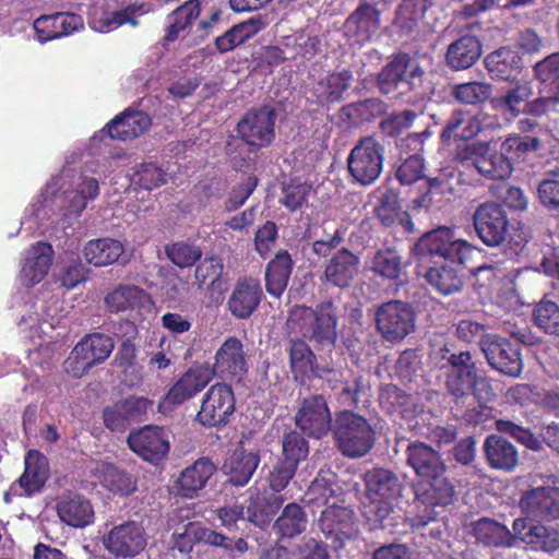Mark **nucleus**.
<instances>
[{"label":"nucleus","mask_w":559,"mask_h":559,"mask_svg":"<svg viewBox=\"0 0 559 559\" xmlns=\"http://www.w3.org/2000/svg\"><path fill=\"white\" fill-rule=\"evenodd\" d=\"M341 310L333 299L318 302L313 308L294 306L288 313L287 328L301 333L317 350L332 352L338 338Z\"/></svg>","instance_id":"f257e3e1"},{"label":"nucleus","mask_w":559,"mask_h":559,"mask_svg":"<svg viewBox=\"0 0 559 559\" xmlns=\"http://www.w3.org/2000/svg\"><path fill=\"white\" fill-rule=\"evenodd\" d=\"M365 499L362 514L374 526L383 525L396 512L399 500L403 497L405 485L393 471L374 467L364 476Z\"/></svg>","instance_id":"f03ea898"},{"label":"nucleus","mask_w":559,"mask_h":559,"mask_svg":"<svg viewBox=\"0 0 559 559\" xmlns=\"http://www.w3.org/2000/svg\"><path fill=\"white\" fill-rule=\"evenodd\" d=\"M440 369L444 372L448 393L456 401L473 395L480 400L487 380L479 374L476 361L469 350H454L449 345L440 348Z\"/></svg>","instance_id":"7ed1b4c3"},{"label":"nucleus","mask_w":559,"mask_h":559,"mask_svg":"<svg viewBox=\"0 0 559 559\" xmlns=\"http://www.w3.org/2000/svg\"><path fill=\"white\" fill-rule=\"evenodd\" d=\"M474 250L472 245L456 238L453 230L445 226L425 233L412 247L418 264L442 260L465 265L469 271Z\"/></svg>","instance_id":"20e7f679"},{"label":"nucleus","mask_w":559,"mask_h":559,"mask_svg":"<svg viewBox=\"0 0 559 559\" xmlns=\"http://www.w3.org/2000/svg\"><path fill=\"white\" fill-rule=\"evenodd\" d=\"M425 74L415 58L408 52L399 51L374 75V86L381 95L403 97L423 87Z\"/></svg>","instance_id":"39448f33"},{"label":"nucleus","mask_w":559,"mask_h":559,"mask_svg":"<svg viewBox=\"0 0 559 559\" xmlns=\"http://www.w3.org/2000/svg\"><path fill=\"white\" fill-rule=\"evenodd\" d=\"M335 447L346 457L360 459L374 445L376 432L361 415L343 409L335 413L331 430Z\"/></svg>","instance_id":"423d86ee"},{"label":"nucleus","mask_w":559,"mask_h":559,"mask_svg":"<svg viewBox=\"0 0 559 559\" xmlns=\"http://www.w3.org/2000/svg\"><path fill=\"white\" fill-rule=\"evenodd\" d=\"M316 523L338 557L347 545L356 542L359 537L360 532L355 511L346 506L337 503L326 506Z\"/></svg>","instance_id":"0eeeda50"},{"label":"nucleus","mask_w":559,"mask_h":559,"mask_svg":"<svg viewBox=\"0 0 559 559\" xmlns=\"http://www.w3.org/2000/svg\"><path fill=\"white\" fill-rule=\"evenodd\" d=\"M384 146L374 135L360 138L352 148L347 167L355 182L372 185L383 170Z\"/></svg>","instance_id":"6e6552de"},{"label":"nucleus","mask_w":559,"mask_h":559,"mask_svg":"<svg viewBox=\"0 0 559 559\" xmlns=\"http://www.w3.org/2000/svg\"><path fill=\"white\" fill-rule=\"evenodd\" d=\"M416 313L406 301L392 299L376 307V329L390 343H399L415 331Z\"/></svg>","instance_id":"1a4fd4ad"},{"label":"nucleus","mask_w":559,"mask_h":559,"mask_svg":"<svg viewBox=\"0 0 559 559\" xmlns=\"http://www.w3.org/2000/svg\"><path fill=\"white\" fill-rule=\"evenodd\" d=\"M276 110L270 105L248 110L236 127L237 134L250 152L269 147L275 139Z\"/></svg>","instance_id":"9d476101"},{"label":"nucleus","mask_w":559,"mask_h":559,"mask_svg":"<svg viewBox=\"0 0 559 559\" xmlns=\"http://www.w3.org/2000/svg\"><path fill=\"white\" fill-rule=\"evenodd\" d=\"M495 107L509 120L521 116L542 117L540 98L535 96L532 82L512 80L495 98Z\"/></svg>","instance_id":"9b49d317"},{"label":"nucleus","mask_w":559,"mask_h":559,"mask_svg":"<svg viewBox=\"0 0 559 559\" xmlns=\"http://www.w3.org/2000/svg\"><path fill=\"white\" fill-rule=\"evenodd\" d=\"M473 225L477 237L487 247H500L510 236L508 212L496 201H486L476 207Z\"/></svg>","instance_id":"f8f14e48"},{"label":"nucleus","mask_w":559,"mask_h":559,"mask_svg":"<svg viewBox=\"0 0 559 559\" xmlns=\"http://www.w3.org/2000/svg\"><path fill=\"white\" fill-rule=\"evenodd\" d=\"M479 347L491 369L511 378L522 373L523 359L519 344L498 334H487L479 340Z\"/></svg>","instance_id":"ddd939ff"},{"label":"nucleus","mask_w":559,"mask_h":559,"mask_svg":"<svg viewBox=\"0 0 559 559\" xmlns=\"http://www.w3.org/2000/svg\"><path fill=\"white\" fill-rule=\"evenodd\" d=\"M114 348L115 343L110 336L103 333L87 334L74 346L66 360L67 369L74 377H82L94 366L103 364Z\"/></svg>","instance_id":"4468645a"},{"label":"nucleus","mask_w":559,"mask_h":559,"mask_svg":"<svg viewBox=\"0 0 559 559\" xmlns=\"http://www.w3.org/2000/svg\"><path fill=\"white\" fill-rule=\"evenodd\" d=\"M130 450L143 461L158 465L168 457L170 431L162 426L146 425L132 429L127 438Z\"/></svg>","instance_id":"2eb2a0df"},{"label":"nucleus","mask_w":559,"mask_h":559,"mask_svg":"<svg viewBox=\"0 0 559 559\" xmlns=\"http://www.w3.org/2000/svg\"><path fill=\"white\" fill-rule=\"evenodd\" d=\"M460 157L471 160L477 171L490 180H504L513 171V166L503 150L495 148L490 142L466 143Z\"/></svg>","instance_id":"dca6fc26"},{"label":"nucleus","mask_w":559,"mask_h":559,"mask_svg":"<svg viewBox=\"0 0 559 559\" xmlns=\"http://www.w3.org/2000/svg\"><path fill=\"white\" fill-rule=\"evenodd\" d=\"M295 424L304 435L318 440L331 432L334 418L326 397L311 394L302 399L295 414Z\"/></svg>","instance_id":"f3484780"},{"label":"nucleus","mask_w":559,"mask_h":559,"mask_svg":"<svg viewBox=\"0 0 559 559\" xmlns=\"http://www.w3.org/2000/svg\"><path fill=\"white\" fill-rule=\"evenodd\" d=\"M519 507L523 513L542 523L559 520V477L554 476L550 484L538 486L522 492Z\"/></svg>","instance_id":"a211bd4d"},{"label":"nucleus","mask_w":559,"mask_h":559,"mask_svg":"<svg viewBox=\"0 0 559 559\" xmlns=\"http://www.w3.org/2000/svg\"><path fill=\"white\" fill-rule=\"evenodd\" d=\"M153 402L144 396L130 395L104 407V426L112 432H123L131 425L144 421Z\"/></svg>","instance_id":"6ab92c4d"},{"label":"nucleus","mask_w":559,"mask_h":559,"mask_svg":"<svg viewBox=\"0 0 559 559\" xmlns=\"http://www.w3.org/2000/svg\"><path fill=\"white\" fill-rule=\"evenodd\" d=\"M235 405L231 386L226 383H215L205 393L197 420L204 427L225 426L235 412Z\"/></svg>","instance_id":"aec40b11"},{"label":"nucleus","mask_w":559,"mask_h":559,"mask_svg":"<svg viewBox=\"0 0 559 559\" xmlns=\"http://www.w3.org/2000/svg\"><path fill=\"white\" fill-rule=\"evenodd\" d=\"M104 547L117 559L138 556L147 544L144 527L135 521L115 525L103 538Z\"/></svg>","instance_id":"412c9836"},{"label":"nucleus","mask_w":559,"mask_h":559,"mask_svg":"<svg viewBox=\"0 0 559 559\" xmlns=\"http://www.w3.org/2000/svg\"><path fill=\"white\" fill-rule=\"evenodd\" d=\"M359 274V255L343 247L325 261L320 281L326 286L348 289L354 285Z\"/></svg>","instance_id":"4be33fe9"},{"label":"nucleus","mask_w":559,"mask_h":559,"mask_svg":"<svg viewBox=\"0 0 559 559\" xmlns=\"http://www.w3.org/2000/svg\"><path fill=\"white\" fill-rule=\"evenodd\" d=\"M449 261H431V263L418 264L417 274L439 294L449 296L462 290L464 286L463 275Z\"/></svg>","instance_id":"5701e85b"},{"label":"nucleus","mask_w":559,"mask_h":559,"mask_svg":"<svg viewBox=\"0 0 559 559\" xmlns=\"http://www.w3.org/2000/svg\"><path fill=\"white\" fill-rule=\"evenodd\" d=\"M406 464L420 479L447 473V464L440 451L426 442L409 441L405 449Z\"/></svg>","instance_id":"b1692460"},{"label":"nucleus","mask_w":559,"mask_h":559,"mask_svg":"<svg viewBox=\"0 0 559 559\" xmlns=\"http://www.w3.org/2000/svg\"><path fill=\"white\" fill-rule=\"evenodd\" d=\"M248 369L243 343L236 336L227 337L215 354L214 372L222 378L241 379Z\"/></svg>","instance_id":"393cba45"},{"label":"nucleus","mask_w":559,"mask_h":559,"mask_svg":"<svg viewBox=\"0 0 559 559\" xmlns=\"http://www.w3.org/2000/svg\"><path fill=\"white\" fill-rule=\"evenodd\" d=\"M263 296L259 280L243 277L237 281L227 300L230 313L239 319H249L258 309Z\"/></svg>","instance_id":"a878e982"},{"label":"nucleus","mask_w":559,"mask_h":559,"mask_svg":"<svg viewBox=\"0 0 559 559\" xmlns=\"http://www.w3.org/2000/svg\"><path fill=\"white\" fill-rule=\"evenodd\" d=\"M381 26V11L376 3L360 0L358 7L344 22V31L347 36L358 40H370Z\"/></svg>","instance_id":"bb28decb"},{"label":"nucleus","mask_w":559,"mask_h":559,"mask_svg":"<svg viewBox=\"0 0 559 559\" xmlns=\"http://www.w3.org/2000/svg\"><path fill=\"white\" fill-rule=\"evenodd\" d=\"M260 464L258 452H249L243 448L236 449L222 465V472L226 476L224 485L245 487L252 478Z\"/></svg>","instance_id":"cd10ccee"},{"label":"nucleus","mask_w":559,"mask_h":559,"mask_svg":"<svg viewBox=\"0 0 559 559\" xmlns=\"http://www.w3.org/2000/svg\"><path fill=\"white\" fill-rule=\"evenodd\" d=\"M485 461L492 469L513 472L520 457L516 447L501 435H488L483 444Z\"/></svg>","instance_id":"c85d7f7f"},{"label":"nucleus","mask_w":559,"mask_h":559,"mask_svg":"<svg viewBox=\"0 0 559 559\" xmlns=\"http://www.w3.org/2000/svg\"><path fill=\"white\" fill-rule=\"evenodd\" d=\"M216 471L215 464L207 457L198 459L182 469L175 481L176 495L192 499L198 496Z\"/></svg>","instance_id":"c756f323"},{"label":"nucleus","mask_w":559,"mask_h":559,"mask_svg":"<svg viewBox=\"0 0 559 559\" xmlns=\"http://www.w3.org/2000/svg\"><path fill=\"white\" fill-rule=\"evenodd\" d=\"M343 495L338 475L331 467H322L304 493L300 502L305 507H322L328 504L330 498Z\"/></svg>","instance_id":"7c9ffc66"},{"label":"nucleus","mask_w":559,"mask_h":559,"mask_svg":"<svg viewBox=\"0 0 559 559\" xmlns=\"http://www.w3.org/2000/svg\"><path fill=\"white\" fill-rule=\"evenodd\" d=\"M483 45L476 35L466 34L452 41L445 51V64L453 71L472 68L481 57Z\"/></svg>","instance_id":"2f4dec72"},{"label":"nucleus","mask_w":559,"mask_h":559,"mask_svg":"<svg viewBox=\"0 0 559 559\" xmlns=\"http://www.w3.org/2000/svg\"><path fill=\"white\" fill-rule=\"evenodd\" d=\"M308 525L309 518L305 506L297 502H289L283 507L272 528L278 542H290L304 534Z\"/></svg>","instance_id":"473e14b6"},{"label":"nucleus","mask_w":559,"mask_h":559,"mask_svg":"<svg viewBox=\"0 0 559 559\" xmlns=\"http://www.w3.org/2000/svg\"><path fill=\"white\" fill-rule=\"evenodd\" d=\"M173 535L175 546L180 551H191L194 544H205L213 547H226L227 536L216 532L200 522H189Z\"/></svg>","instance_id":"72a5a7b5"},{"label":"nucleus","mask_w":559,"mask_h":559,"mask_svg":"<svg viewBox=\"0 0 559 559\" xmlns=\"http://www.w3.org/2000/svg\"><path fill=\"white\" fill-rule=\"evenodd\" d=\"M60 520L72 527H85L94 520V510L87 498L80 493L68 492L57 503Z\"/></svg>","instance_id":"f704fd0d"},{"label":"nucleus","mask_w":559,"mask_h":559,"mask_svg":"<svg viewBox=\"0 0 559 559\" xmlns=\"http://www.w3.org/2000/svg\"><path fill=\"white\" fill-rule=\"evenodd\" d=\"M454 485L445 474L420 479L415 492L416 499L429 507L449 506L454 500Z\"/></svg>","instance_id":"c9c22d12"},{"label":"nucleus","mask_w":559,"mask_h":559,"mask_svg":"<svg viewBox=\"0 0 559 559\" xmlns=\"http://www.w3.org/2000/svg\"><path fill=\"white\" fill-rule=\"evenodd\" d=\"M388 108V104L380 97H369L343 106L340 117L348 126L358 127L383 117Z\"/></svg>","instance_id":"e433bc0d"},{"label":"nucleus","mask_w":559,"mask_h":559,"mask_svg":"<svg viewBox=\"0 0 559 559\" xmlns=\"http://www.w3.org/2000/svg\"><path fill=\"white\" fill-rule=\"evenodd\" d=\"M52 254V247L47 242H37L27 251L21 270V277L26 286H34L47 275Z\"/></svg>","instance_id":"4c0bfd02"},{"label":"nucleus","mask_w":559,"mask_h":559,"mask_svg":"<svg viewBox=\"0 0 559 559\" xmlns=\"http://www.w3.org/2000/svg\"><path fill=\"white\" fill-rule=\"evenodd\" d=\"M151 124V118L144 111L127 110L107 124V132L111 139L128 141L144 134Z\"/></svg>","instance_id":"58836bf2"},{"label":"nucleus","mask_w":559,"mask_h":559,"mask_svg":"<svg viewBox=\"0 0 559 559\" xmlns=\"http://www.w3.org/2000/svg\"><path fill=\"white\" fill-rule=\"evenodd\" d=\"M293 267L294 261L287 250H280L267 263L264 281L265 289L271 296L281 298L288 285Z\"/></svg>","instance_id":"ea45409f"},{"label":"nucleus","mask_w":559,"mask_h":559,"mask_svg":"<svg viewBox=\"0 0 559 559\" xmlns=\"http://www.w3.org/2000/svg\"><path fill=\"white\" fill-rule=\"evenodd\" d=\"M469 533L483 547L508 549L509 527L495 519L481 516L472 521Z\"/></svg>","instance_id":"a19ab883"},{"label":"nucleus","mask_w":559,"mask_h":559,"mask_svg":"<svg viewBox=\"0 0 559 559\" xmlns=\"http://www.w3.org/2000/svg\"><path fill=\"white\" fill-rule=\"evenodd\" d=\"M485 68L490 76L496 80L512 81L514 74L522 69V59L519 53L510 47H500L486 56Z\"/></svg>","instance_id":"79ce46f5"},{"label":"nucleus","mask_w":559,"mask_h":559,"mask_svg":"<svg viewBox=\"0 0 559 559\" xmlns=\"http://www.w3.org/2000/svg\"><path fill=\"white\" fill-rule=\"evenodd\" d=\"M354 75L349 70L333 72L320 79L313 86V95L320 105L340 103L350 87Z\"/></svg>","instance_id":"37998d69"},{"label":"nucleus","mask_w":559,"mask_h":559,"mask_svg":"<svg viewBox=\"0 0 559 559\" xmlns=\"http://www.w3.org/2000/svg\"><path fill=\"white\" fill-rule=\"evenodd\" d=\"M284 501V496L275 492L251 497L247 506V521L261 530L266 528Z\"/></svg>","instance_id":"c03bdc74"},{"label":"nucleus","mask_w":559,"mask_h":559,"mask_svg":"<svg viewBox=\"0 0 559 559\" xmlns=\"http://www.w3.org/2000/svg\"><path fill=\"white\" fill-rule=\"evenodd\" d=\"M49 477L48 460L39 451L31 450L25 457V471L19 479L26 495L39 491Z\"/></svg>","instance_id":"a18cd8bd"},{"label":"nucleus","mask_w":559,"mask_h":559,"mask_svg":"<svg viewBox=\"0 0 559 559\" xmlns=\"http://www.w3.org/2000/svg\"><path fill=\"white\" fill-rule=\"evenodd\" d=\"M210 380V374L206 371L189 369L168 391L166 401L173 404H181L202 391Z\"/></svg>","instance_id":"49530a36"},{"label":"nucleus","mask_w":559,"mask_h":559,"mask_svg":"<svg viewBox=\"0 0 559 559\" xmlns=\"http://www.w3.org/2000/svg\"><path fill=\"white\" fill-rule=\"evenodd\" d=\"M265 27L262 16L250 17L249 20L234 25L223 35L216 37L215 47L221 53H226L247 39L254 36Z\"/></svg>","instance_id":"de8ad7c7"},{"label":"nucleus","mask_w":559,"mask_h":559,"mask_svg":"<svg viewBox=\"0 0 559 559\" xmlns=\"http://www.w3.org/2000/svg\"><path fill=\"white\" fill-rule=\"evenodd\" d=\"M371 271L388 281L402 282L405 263L401 253L394 248H383L374 252L371 259Z\"/></svg>","instance_id":"09e8293b"},{"label":"nucleus","mask_w":559,"mask_h":559,"mask_svg":"<svg viewBox=\"0 0 559 559\" xmlns=\"http://www.w3.org/2000/svg\"><path fill=\"white\" fill-rule=\"evenodd\" d=\"M83 26L84 22L82 16L69 12H58L50 16H41L34 23V27L37 32H44L45 28L51 27L46 35V38L50 39L69 35L83 28Z\"/></svg>","instance_id":"8fccbe9b"},{"label":"nucleus","mask_w":559,"mask_h":559,"mask_svg":"<svg viewBox=\"0 0 559 559\" xmlns=\"http://www.w3.org/2000/svg\"><path fill=\"white\" fill-rule=\"evenodd\" d=\"M430 7V0H403L396 9L393 25L403 35H411Z\"/></svg>","instance_id":"3c124183"},{"label":"nucleus","mask_w":559,"mask_h":559,"mask_svg":"<svg viewBox=\"0 0 559 559\" xmlns=\"http://www.w3.org/2000/svg\"><path fill=\"white\" fill-rule=\"evenodd\" d=\"M122 243L112 238L90 240L84 247V257L90 264L105 266L112 264L123 253Z\"/></svg>","instance_id":"603ef678"},{"label":"nucleus","mask_w":559,"mask_h":559,"mask_svg":"<svg viewBox=\"0 0 559 559\" xmlns=\"http://www.w3.org/2000/svg\"><path fill=\"white\" fill-rule=\"evenodd\" d=\"M148 298L143 288L134 285H120L105 297L111 312H121L141 307Z\"/></svg>","instance_id":"864d4df0"},{"label":"nucleus","mask_w":559,"mask_h":559,"mask_svg":"<svg viewBox=\"0 0 559 559\" xmlns=\"http://www.w3.org/2000/svg\"><path fill=\"white\" fill-rule=\"evenodd\" d=\"M501 150L513 166L514 163L525 160L532 153L543 147V141L535 135L510 134L500 144Z\"/></svg>","instance_id":"5fc2aeb1"},{"label":"nucleus","mask_w":559,"mask_h":559,"mask_svg":"<svg viewBox=\"0 0 559 559\" xmlns=\"http://www.w3.org/2000/svg\"><path fill=\"white\" fill-rule=\"evenodd\" d=\"M493 92L492 84L485 81H469L454 84L450 88V95L460 104L478 106L490 99Z\"/></svg>","instance_id":"6e6d98bb"},{"label":"nucleus","mask_w":559,"mask_h":559,"mask_svg":"<svg viewBox=\"0 0 559 559\" xmlns=\"http://www.w3.org/2000/svg\"><path fill=\"white\" fill-rule=\"evenodd\" d=\"M542 532V522L531 516H520L513 520L509 528L508 549L519 548L522 545L536 548V538Z\"/></svg>","instance_id":"4d7b16f0"},{"label":"nucleus","mask_w":559,"mask_h":559,"mask_svg":"<svg viewBox=\"0 0 559 559\" xmlns=\"http://www.w3.org/2000/svg\"><path fill=\"white\" fill-rule=\"evenodd\" d=\"M200 13L201 8L199 0H188L182 5L175 9L168 15V17L173 19V22L166 28L164 41H175L181 32L192 25V22L199 17Z\"/></svg>","instance_id":"13d9d810"},{"label":"nucleus","mask_w":559,"mask_h":559,"mask_svg":"<svg viewBox=\"0 0 559 559\" xmlns=\"http://www.w3.org/2000/svg\"><path fill=\"white\" fill-rule=\"evenodd\" d=\"M478 132V124L467 120L461 109H455L447 119L440 139L442 143L448 144L451 140L473 139Z\"/></svg>","instance_id":"bf43d9fd"},{"label":"nucleus","mask_w":559,"mask_h":559,"mask_svg":"<svg viewBox=\"0 0 559 559\" xmlns=\"http://www.w3.org/2000/svg\"><path fill=\"white\" fill-rule=\"evenodd\" d=\"M535 326L546 335L559 337V305L543 298L532 312Z\"/></svg>","instance_id":"052dcab7"},{"label":"nucleus","mask_w":559,"mask_h":559,"mask_svg":"<svg viewBox=\"0 0 559 559\" xmlns=\"http://www.w3.org/2000/svg\"><path fill=\"white\" fill-rule=\"evenodd\" d=\"M102 484L107 490L121 497L130 496L138 488L136 479L130 473L112 464L104 468Z\"/></svg>","instance_id":"680f3d73"},{"label":"nucleus","mask_w":559,"mask_h":559,"mask_svg":"<svg viewBox=\"0 0 559 559\" xmlns=\"http://www.w3.org/2000/svg\"><path fill=\"white\" fill-rule=\"evenodd\" d=\"M166 257L180 269L190 267L202 258L200 246L188 241H175L164 248Z\"/></svg>","instance_id":"e2e57ef3"},{"label":"nucleus","mask_w":559,"mask_h":559,"mask_svg":"<svg viewBox=\"0 0 559 559\" xmlns=\"http://www.w3.org/2000/svg\"><path fill=\"white\" fill-rule=\"evenodd\" d=\"M289 365L295 376L306 374L313 364L317 362V356L310 346L302 338L289 340Z\"/></svg>","instance_id":"0e129e2a"},{"label":"nucleus","mask_w":559,"mask_h":559,"mask_svg":"<svg viewBox=\"0 0 559 559\" xmlns=\"http://www.w3.org/2000/svg\"><path fill=\"white\" fill-rule=\"evenodd\" d=\"M283 461L298 467L309 454V444L305 437L297 431H289L282 438Z\"/></svg>","instance_id":"69168bd1"},{"label":"nucleus","mask_w":559,"mask_h":559,"mask_svg":"<svg viewBox=\"0 0 559 559\" xmlns=\"http://www.w3.org/2000/svg\"><path fill=\"white\" fill-rule=\"evenodd\" d=\"M425 159L419 154L400 158L394 170V177L402 186H411L425 178Z\"/></svg>","instance_id":"338daca9"},{"label":"nucleus","mask_w":559,"mask_h":559,"mask_svg":"<svg viewBox=\"0 0 559 559\" xmlns=\"http://www.w3.org/2000/svg\"><path fill=\"white\" fill-rule=\"evenodd\" d=\"M370 386L366 382L365 377L360 373L354 376L350 381H346L342 392V402L350 407L359 408L360 405L366 406Z\"/></svg>","instance_id":"774afa93"}]
</instances>
